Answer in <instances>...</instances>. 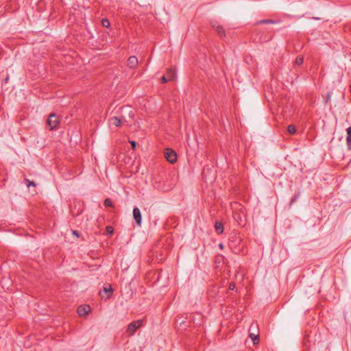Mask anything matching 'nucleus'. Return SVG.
I'll use <instances>...</instances> for the list:
<instances>
[{
	"mask_svg": "<svg viewBox=\"0 0 351 351\" xmlns=\"http://www.w3.org/2000/svg\"><path fill=\"white\" fill-rule=\"evenodd\" d=\"M129 121L125 115H122L121 118L117 117H111L109 119V123L111 125H115L116 127H120L123 123H128Z\"/></svg>",
	"mask_w": 351,
	"mask_h": 351,
	"instance_id": "1",
	"label": "nucleus"
},
{
	"mask_svg": "<svg viewBox=\"0 0 351 351\" xmlns=\"http://www.w3.org/2000/svg\"><path fill=\"white\" fill-rule=\"evenodd\" d=\"M202 175L204 180L210 183H212L215 179V173L210 168L204 167Z\"/></svg>",
	"mask_w": 351,
	"mask_h": 351,
	"instance_id": "2",
	"label": "nucleus"
},
{
	"mask_svg": "<svg viewBox=\"0 0 351 351\" xmlns=\"http://www.w3.org/2000/svg\"><path fill=\"white\" fill-rule=\"evenodd\" d=\"M164 154L166 159L171 163L175 162L177 160L176 153L172 149H165Z\"/></svg>",
	"mask_w": 351,
	"mask_h": 351,
	"instance_id": "3",
	"label": "nucleus"
},
{
	"mask_svg": "<svg viewBox=\"0 0 351 351\" xmlns=\"http://www.w3.org/2000/svg\"><path fill=\"white\" fill-rule=\"evenodd\" d=\"M143 321L141 319L136 320L131 323L127 329V332L130 336H132L134 334L135 331L137 328H138L142 325Z\"/></svg>",
	"mask_w": 351,
	"mask_h": 351,
	"instance_id": "4",
	"label": "nucleus"
},
{
	"mask_svg": "<svg viewBox=\"0 0 351 351\" xmlns=\"http://www.w3.org/2000/svg\"><path fill=\"white\" fill-rule=\"evenodd\" d=\"M47 123L50 129L53 130L57 128L59 123V119L55 114H52L49 117Z\"/></svg>",
	"mask_w": 351,
	"mask_h": 351,
	"instance_id": "5",
	"label": "nucleus"
},
{
	"mask_svg": "<svg viewBox=\"0 0 351 351\" xmlns=\"http://www.w3.org/2000/svg\"><path fill=\"white\" fill-rule=\"evenodd\" d=\"M23 184H25L32 195L36 193V187L37 184L35 182L30 181L28 179H23Z\"/></svg>",
	"mask_w": 351,
	"mask_h": 351,
	"instance_id": "6",
	"label": "nucleus"
},
{
	"mask_svg": "<svg viewBox=\"0 0 351 351\" xmlns=\"http://www.w3.org/2000/svg\"><path fill=\"white\" fill-rule=\"evenodd\" d=\"M132 214L136 223L140 226L141 225L142 217L139 208L137 207L134 208Z\"/></svg>",
	"mask_w": 351,
	"mask_h": 351,
	"instance_id": "7",
	"label": "nucleus"
},
{
	"mask_svg": "<svg viewBox=\"0 0 351 351\" xmlns=\"http://www.w3.org/2000/svg\"><path fill=\"white\" fill-rule=\"evenodd\" d=\"M90 306L88 305L80 306L77 308V313L80 316L87 315L90 311Z\"/></svg>",
	"mask_w": 351,
	"mask_h": 351,
	"instance_id": "8",
	"label": "nucleus"
},
{
	"mask_svg": "<svg viewBox=\"0 0 351 351\" xmlns=\"http://www.w3.org/2000/svg\"><path fill=\"white\" fill-rule=\"evenodd\" d=\"M257 328V325L256 324H252L251 326H250V337L251 338V339L252 340V341L254 342V344H256L257 342H258V335H255L254 333L252 332V331L253 330H255L256 328Z\"/></svg>",
	"mask_w": 351,
	"mask_h": 351,
	"instance_id": "9",
	"label": "nucleus"
},
{
	"mask_svg": "<svg viewBox=\"0 0 351 351\" xmlns=\"http://www.w3.org/2000/svg\"><path fill=\"white\" fill-rule=\"evenodd\" d=\"M138 61L136 56H130L128 60V66L130 68H135L138 65Z\"/></svg>",
	"mask_w": 351,
	"mask_h": 351,
	"instance_id": "10",
	"label": "nucleus"
},
{
	"mask_svg": "<svg viewBox=\"0 0 351 351\" xmlns=\"http://www.w3.org/2000/svg\"><path fill=\"white\" fill-rule=\"evenodd\" d=\"M102 293L108 294V295L106 298V299L109 298L110 295H111V293H112V289L111 286L110 285H108L104 287L103 291L102 292L101 291L99 292V294H100V295L101 297H103L102 296Z\"/></svg>",
	"mask_w": 351,
	"mask_h": 351,
	"instance_id": "11",
	"label": "nucleus"
},
{
	"mask_svg": "<svg viewBox=\"0 0 351 351\" xmlns=\"http://www.w3.org/2000/svg\"><path fill=\"white\" fill-rule=\"evenodd\" d=\"M121 112L123 114H128V117L132 119L134 117V113L132 111V109L130 106H125L121 108Z\"/></svg>",
	"mask_w": 351,
	"mask_h": 351,
	"instance_id": "12",
	"label": "nucleus"
},
{
	"mask_svg": "<svg viewBox=\"0 0 351 351\" xmlns=\"http://www.w3.org/2000/svg\"><path fill=\"white\" fill-rule=\"evenodd\" d=\"M347 137L346 142L348 145V147L350 150H351V127H349L346 129Z\"/></svg>",
	"mask_w": 351,
	"mask_h": 351,
	"instance_id": "13",
	"label": "nucleus"
},
{
	"mask_svg": "<svg viewBox=\"0 0 351 351\" xmlns=\"http://www.w3.org/2000/svg\"><path fill=\"white\" fill-rule=\"evenodd\" d=\"M215 230L218 234H222L223 232V226L221 222H216L215 224Z\"/></svg>",
	"mask_w": 351,
	"mask_h": 351,
	"instance_id": "14",
	"label": "nucleus"
},
{
	"mask_svg": "<svg viewBox=\"0 0 351 351\" xmlns=\"http://www.w3.org/2000/svg\"><path fill=\"white\" fill-rule=\"evenodd\" d=\"M166 75L168 77V80L170 81H172L176 78V73L171 69H168Z\"/></svg>",
	"mask_w": 351,
	"mask_h": 351,
	"instance_id": "15",
	"label": "nucleus"
},
{
	"mask_svg": "<svg viewBox=\"0 0 351 351\" xmlns=\"http://www.w3.org/2000/svg\"><path fill=\"white\" fill-rule=\"evenodd\" d=\"M213 29H215L217 32V33L219 35L222 36V35L224 34V30H223L222 27H221V26H219L218 25H213Z\"/></svg>",
	"mask_w": 351,
	"mask_h": 351,
	"instance_id": "16",
	"label": "nucleus"
},
{
	"mask_svg": "<svg viewBox=\"0 0 351 351\" xmlns=\"http://www.w3.org/2000/svg\"><path fill=\"white\" fill-rule=\"evenodd\" d=\"M288 132L290 134H295L296 132L295 127L293 125H290L288 126Z\"/></svg>",
	"mask_w": 351,
	"mask_h": 351,
	"instance_id": "17",
	"label": "nucleus"
},
{
	"mask_svg": "<svg viewBox=\"0 0 351 351\" xmlns=\"http://www.w3.org/2000/svg\"><path fill=\"white\" fill-rule=\"evenodd\" d=\"M295 64H298V65H300L302 64L303 62V58L301 57V56H298L295 59Z\"/></svg>",
	"mask_w": 351,
	"mask_h": 351,
	"instance_id": "18",
	"label": "nucleus"
},
{
	"mask_svg": "<svg viewBox=\"0 0 351 351\" xmlns=\"http://www.w3.org/2000/svg\"><path fill=\"white\" fill-rule=\"evenodd\" d=\"M102 25L105 27H108L110 26V21L108 19H104L102 20Z\"/></svg>",
	"mask_w": 351,
	"mask_h": 351,
	"instance_id": "19",
	"label": "nucleus"
},
{
	"mask_svg": "<svg viewBox=\"0 0 351 351\" xmlns=\"http://www.w3.org/2000/svg\"><path fill=\"white\" fill-rule=\"evenodd\" d=\"M261 23H274V21L272 20H262L260 21Z\"/></svg>",
	"mask_w": 351,
	"mask_h": 351,
	"instance_id": "20",
	"label": "nucleus"
},
{
	"mask_svg": "<svg viewBox=\"0 0 351 351\" xmlns=\"http://www.w3.org/2000/svg\"><path fill=\"white\" fill-rule=\"evenodd\" d=\"M106 206H110L112 205V202L109 199H106L104 202Z\"/></svg>",
	"mask_w": 351,
	"mask_h": 351,
	"instance_id": "21",
	"label": "nucleus"
},
{
	"mask_svg": "<svg viewBox=\"0 0 351 351\" xmlns=\"http://www.w3.org/2000/svg\"><path fill=\"white\" fill-rule=\"evenodd\" d=\"M161 81H162V83H165V82H166L167 81H169V80H168V77H167V75H163L162 77V78H161Z\"/></svg>",
	"mask_w": 351,
	"mask_h": 351,
	"instance_id": "22",
	"label": "nucleus"
},
{
	"mask_svg": "<svg viewBox=\"0 0 351 351\" xmlns=\"http://www.w3.org/2000/svg\"><path fill=\"white\" fill-rule=\"evenodd\" d=\"M235 288V284L234 282H232L229 285V289L230 290H234Z\"/></svg>",
	"mask_w": 351,
	"mask_h": 351,
	"instance_id": "23",
	"label": "nucleus"
},
{
	"mask_svg": "<svg viewBox=\"0 0 351 351\" xmlns=\"http://www.w3.org/2000/svg\"><path fill=\"white\" fill-rule=\"evenodd\" d=\"M130 143L132 144V147L134 149L136 146V143L134 141H131Z\"/></svg>",
	"mask_w": 351,
	"mask_h": 351,
	"instance_id": "24",
	"label": "nucleus"
},
{
	"mask_svg": "<svg viewBox=\"0 0 351 351\" xmlns=\"http://www.w3.org/2000/svg\"><path fill=\"white\" fill-rule=\"evenodd\" d=\"M73 234H75V235H76L77 237H78V236H79V235H78L77 232V231H75V230L73 231Z\"/></svg>",
	"mask_w": 351,
	"mask_h": 351,
	"instance_id": "25",
	"label": "nucleus"
},
{
	"mask_svg": "<svg viewBox=\"0 0 351 351\" xmlns=\"http://www.w3.org/2000/svg\"><path fill=\"white\" fill-rule=\"evenodd\" d=\"M330 93H329L328 94V97H327V99H326V102H327V101H328V100L330 99Z\"/></svg>",
	"mask_w": 351,
	"mask_h": 351,
	"instance_id": "26",
	"label": "nucleus"
},
{
	"mask_svg": "<svg viewBox=\"0 0 351 351\" xmlns=\"http://www.w3.org/2000/svg\"><path fill=\"white\" fill-rule=\"evenodd\" d=\"M107 229H108V232H112V228H111V227H108V228H107Z\"/></svg>",
	"mask_w": 351,
	"mask_h": 351,
	"instance_id": "27",
	"label": "nucleus"
},
{
	"mask_svg": "<svg viewBox=\"0 0 351 351\" xmlns=\"http://www.w3.org/2000/svg\"><path fill=\"white\" fill-rule=\"evenodd\" d=\"M8 79H9V77H7L5 79V81L7 82H8Z\"/></svg>",
	"mask_w": 351,
	"mask_h": 351,
	"instance_id": "28",
	"label": "nucleus"
},
{
	"mask_svg": "<svg viewBox=\"0 0 351 351\" xmlns=\"http://www.w3.org/2000/svg\"><path fill=\"white\" fill-rule=\"evenodd\" d=\"M350 91H351V84H350Z\"/></svg>",
	"mask_w": 351,
	"mask_h": 351,
	"instance_id": "29",
	"label": "nucleus"
}]
</instances>
